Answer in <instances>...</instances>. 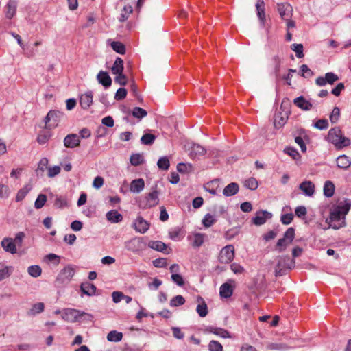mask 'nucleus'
I'll return each mask as SVG.
<instances>
[{
	"instance_id": "1",
	"label": "nucleus",
	"mask_w": 351,
	"mask_h": 351,
	"mask_svg": "<svg viewBox=\"0 0 351 351\" xmlns=\"http://www.w3.org/2000/svg\"><path fill=\"white\" fill-rule=\"evenodd\" d=\"M350 207L351 203L349 200L340 202L330 213V226L335 230L346 226L345 216L349 212Z\"/></svg>"
},
{
	"instance_id": "2",
	"label": "nucleus",
	"mask_w": 351,
	"mask_h": 351,
	"mask_svg": "<svg viewBox=\"0 0 351 351\" xmlns=\"http://www.w3.org/2000/svg\"><path fill=\"white\" fill-rule=\"evenodd\" d=\"M328 139L331 143L338 148L347 147L350 144V140L344 136L343 132L339 128L335 127L329 130Z\"/></svg>"
},
{
	"instance_id": "3",
	"label": "nucleus",
	"mask_w": 351,
	"mask_h": 351,
	"mask_svg": "<svg viewBox=\"0 0 351 351\" xmlns=\"http://www.w3.org/2000/svg\"><path fill=\"white\" fill-rule=\"evenodd\" d=\"M295 261L289 256H279L277 257V264L275 267L276 276H281L295 267Z\"/></svg>"
},
{
	"instance_id": "4",
	"label": "nucleus",
	"mask_w": 351,
	"mask_h": 351,
	"mask_svg": "<svg viewBox=\"0 0 351 351\" xmlns=\"http://www.w3.org/2000/svg\"><path fill=\"white\" fill-rule=\"evenodd\" d=\"M159 191L157 185L152 187V191L138 200V205L142 209H147L157 206L159 203Z\"/></svg>"
},
{
	"instance_id": "5",
	"label": "nucleus",
	"mask_w": 351,
	"mask_h": 351,
	"mask_svg": "<svg viewBox=\"0 0 351 351\" xmlns=\"http://www.w3.org/2000/svg\"><path fill=\"white\" fill-rule=\"evenodd\" d=\"M124 245L127 250L138 253L145 249L146 243L143 237H134L125 241Z\"/></svg>"
},
{
	"instance_id": "6",
	"label": "nucleus",
	"mask_w": 351,
	"mask_h": 351,
	"mask_svg": "<svg viewBox=\"0 0 351 351\" xmlns=\"http://www.w3.org/2000/svg\"><path fill=\"white\" fill-rule=\"evenodd\" d=\"M295 237V230L293 228H289L285 232L282 239H280L276 243V248L278 252L284 251L286 247L292 243Z\"/></svg>"
},
{
	"instance_id": "7",
	"label": "nucleus",
	"mask_w": 351,
	"mask_h": 351,
	"mask_svg": "<svg viewBox=\"0 0 351 351\" xmlns=\"http://www.w3.org/2000/svg\"><path fill=\"white\" fill-rule=\"evenodd\" d=\"M75 273V267L71 265H68L60 271L56 281L60 284H68L71 280Z\"/></svg>"
},
{
	"instance_id": "8",
	"label": "nucleus",
	"mask_w": 351,
	"mask_h": 351,
	"mask_svg": "<svg viewBox=\"0 0 351 351\" xmlns=\"http://www.w3.org/2000/svg\"><path fill=\"white\" fill-rule=\"evenodd\" d=\"M234 257V246L228 245L221 249L219 255V261L221 263L228 264L233 260Z\"/></svg>"
},
{
	"instance_id": "9",
	"label": "nucleus",
	"mask_w": 351,
	"mask_h": 351,
	"mask_svg": "<svg viewBox=\"0 0 351 351\" xmlns=\"http://www.w3.org/2000/svg\"><path fill=\"white\" fill-rule=\"evenodd\" d=\"M63 114L59 111L50 110L45 117L46 128L51 129L56 128Z\"/></svg>"
},
{
	"instance_id": "10",
	"label": "nucleus",
	"mask_w": 351,
	"mask_h": 351,
	"mask_svg": "<svg viewBox=\"0 0 351 351\" xmlns=\"http://www.w3.org/2000/svg\"><path fill=\"white\" fill-rule=\"evenodd\" d=\"M81 311L74 308H64L62 313V318L68 322H76L80 320Z\"/></svg>"
},
{
	"instance_id": "11",
	"label": "nucleus",
	"mask_w": 351,
	"mask_h": 351,
	"mask_svg": "<svg viewBox=\"0 0 351 351\" xmlns=\"http://www.w3.org/2000/svg\"><path fill=\"white\" fill-rule=\"evenodd\" d=\"M272 215L271 213L265 210H260L256 213L255 217L252 219L253 223L256 226L264 224L267 219H271Z\"/></svg>"
},
{
	"instance_id": "12",
	"label": "nucleus",
	"mask_w": 351,
	"mask_h": 351,
	"mask_svg": "<svg viewBox=\"0 0 351 351\" xmlns=\"http://www.w3.org/2000/svg\"><path fill=\"white\" fill-rule=\"evenodd\" d=\"M338 80L339 77L336 74L333 73H326L325 77H318L316 79L315 82L317 85L322 86L326 85L327 83L332 84Z\"/></svg>"
},
{
	"instance_id": "13",
	"label": "nucleus",
	"mask_w": 351,
	"mask_h": 351,
	"mask_svg": "<svg viewBox=\"0 0 351 351\" xmlns=\"http://www.w3.org/2000/svg\"><path fill=\"white\" fill-rule=\"evenodd\" d=\"M278 11L283 20H289L292 16V7L289 3L278 4Z\"/></svg>"
},
{
	"instance_id": "14",
	"label": "nucleus",
	"mask_w": 351,
	"mask_h": 351,
	"mask_svg": "<svg viewBox=\"0 0 351 351\" xmlns=\"http://www.w3.org/2000/svg\"><path fill=\"white\" fill-rule=\"evenodd\" d=\"M134 230L140 233H145L149 228V223L141 216H138L133 223Z\"/></svg>"
},
{
	"instance_id": "15",
	"label": "nucleus",
	"mask_w": 351,
	"mask_h": 351,
	"mask_svg": "<svg viewBox=\"0 0 351 351\" xmlns=\"http://www.w3.org/2000/svg\"><path fill=\"white\" fill-rule=\"evenodd\" d=\"M80 141L75 134H68L64 139V145L67 148H75L80 145Z\"/></svg>"
},
{
	"instance_id": "16",
	"label": "nucleus",
	"mask_w": 351,
	"mask_h": 351,
	"mask_svg": "<svg viewBox=\"0 0 351 351\" xmlns=\"http://www.w3.org/2000/svg\"><path fill=\"white\" fill-rule=\"evenodd\" d=\"M189 151V156L191 158H195L197 157L202 156L206 153V149L202 147V145L196 143H193Z\"/></svg>"
},
{
	"instance_id": "17",
	"label": "nucleus",
	"mask_w": 351,
	"mask_h": 351,
	"mask_svg": "<svg viewBox=\"0 0 351 351\" xmlns=\"http://www.w3.org/2000/svg\"><path fill=\"white\" fill-rule=\"evenodd\" d=\"M148 247L165 254H169L170 249L168 248L167 245L160 241H150L148 244Z\"/></svg>"
},
{
	"instance_id": "18",
	"label": "nucleus",
	"mask_w": 351,
	"mask_h": 351,
	"mask_svg": "<svg viewBox=\"0 0 351 351\" xmlns=\"http://www.w3.org/2000/svg\"><path fill=\"white\" fill-rule=\"evenodd\" d=\"M1 246L7 252H10L11 254L16 253V246L12 238H4L1 241Z\"/></svg>"
},
{
	"instance_id": "19",
	"label": "nucleus",
	"mask_w": 351,
	"mask_h": 351,
	"mask_svg": "<svg viewBox=\"0 0 351 351\" xmlns=\"http://www.w3.org/2000/svg\"><path fill=\"white\" fill-rule=\"evenodd\" d=\"M93 104V93L90 91L82 94L80 98V104L83 109H88Z\"/></svg>"
},
{
	"instance_id": "20",
	"label": "nucleus",
	"mask_w": 351,
	"mask_h": 351,
	"mask_svg": "<svg viewBox=\"0 0 351 351\" xmlns=\"http://www.w3.org/2000/svg\"><path fill=\"white\" fill-rule=\"evenodd\" d=\"M204 332L206 333H213L217 336H219L223 338H228L230 337L229 332L225 329L214 327V326H207L204 329Z\"/></svg>"
},
{
	"instance_id": "21",
	"label": "nucleus",
	"mask_w": 351,
	"mask_h": 351,
	"mask_svg": "<svg viewBox=\"0 0 351 351\" xmlns=\"http://www.w3.org/2000/svg\"><path fill=\"white\" fill-rule=\"evenodd\" d=\"M299 189L307 196H312L315 193V185L311 181H304Z\"/></svg>"
},
{
	"instance_id": "22",
	"label": "nucleus",
	"mask_w": 351,
	"mask_h": 351,
	"mask_svg": "<svg viewBox=\"0 0 351 351\" xmlns=\"http://www.w3.org/2000/svg\"><path fill=\"white\" fill-rule=\"evenodd\" d=\"M145 187V182L143 178L132 180L130 183V190L134 193H139Z\"/></svg>"
},
{
	"instance_id": "23",
	"label": "nucleus",
	"mask_w": 351,
	"mask_h": 351,
	"mask_svg": "<svg viewBox=\"0 0 351 351\" xmlns=\"http://www.w3.org/2000/svg\"><path fill=\"white\" fill-rule=\"evenodd\" d=\"M97 80L105 88H108L112 84V80L107 72L101 71L97 75Z\"/></svg>"
},
{
	"instance_id": "24",
	"label": "nucleus",
	"mask_w": 351,
	"mask_h": 351,
	"mask_svg": "<svg viewBox=\"0 0 351 351\" xmlns=\"http://www.w3.org/2000/svg\"><path fill=\"white\" fill-rule=\"evenodd\" d=\"M81 291L88 296L94 295L96 293V287L88 282H82L80 285Z\"/></svg>"
},
{
	"instance_id": "25",
	"label": "nucleus",
	"mask_w": 351,
	"mask_h": 351,
	"mask_svg": "<svg viewBox=\"0 0 351 351\" xmlns=\"http://www.w3.org/2000/svg\"><path fill=\"white\" fill-rule=\"evenodd\" d=\"M293 103L296 105V106L304 110H309L313 107L312 104L310 101L306 100L302 96L295 98L293 101Z\"/></svg>"
},
{
	"instance_id": "26",
	"label": "nucleus",
	"mask_w": 351,
	"mask_h": 351,
	"mask_svg": "<svg viewBox=\"0 0 351 351\" xmlns=\"http://www.w3.org/2000/svg\"><path fill=\"white\" fill-rule=\"evenodd\" d=\"M336 162L337 167L342 169H347L351 166V160L344 154L338 156Z\"/></svg>"
},
{
	"instance_id": "27",
	"label": "nucleus",
	"mask_w": 351,
	"mask_h": 351,
	"mask_svg": "<svg viewBox=\"0 0 351 351\" xmlns=\"http://www.w3.org/2000/svg\"><path fill=\"white\" fill-rule=\"evenodd\" d=\"M197 302L199 304L196 308V311L201 317H204L208 314L207 305L202 297L197 298Z\"/></svg>"
},
{
	"instance_id": "28",
	"label": "nucleus",
	"mask_w": 351,
	"mask_h": 351,
	"mask_svg": "<svg viewBox=\"0 0 351 351\" xmlns=\"http://www.w3.org/2000/svg\"><path fill=\"white\" fill-rule=\"evenodd\" d=\"M106 219L111 223H119L123 220V216L116 210L108 211L106 215Z\"/></svg>"
},
{
	"instance_id": "29",
	"label": "nucleus",
	"mask_w": 351,
	"mask_h": 351,
	"mask_svg": "<svg viewBox=\"0 0 351 351\" xmlns=\"http://www.w3.org/2000/svg\"><path fill=\"white\" fill-rule=\"evenodd\" d=\"M239 191V185L236 182H231L228 184L223 191V195L226 197L232 196Z\"/></svg>"
},
{
	"instance_id": "30",
	"label": "nucleus",
	"mask_w": 351,
	"mask_h": 351,
	"mask_svg": "<svg viewBox=\"0 0 351 351\" xmlns=\"http://www.w3.org/2000/svg\"><path fill=\"white\" fill-rule=\"evenodd\" d=\"M219 293H220V295L222 298H228L232 295V293H233L232 287L228 282L223 283L220 287Z\"/></svg>"
},
{
	"instance_id": "31",
	"label": "nucleus",
	"mask_w": 351,
	"mask_h": 351,
	"mask_svg": "<svg viewBox=\"0 0 351 351\" xmlns=\"http://www.w3.org/2000/svg\"><path fill=\"white\" fill-rule=\"evenodd\" d=\"M256 8L257 16L261 21L262 23H264L265 14V3L263 0H257L256 3Z\"/></svg>"
},
{
	"instance_id": "32",
	"label": "nucleus",
	"mask_w": 351,
	"mask_h": 351,
	"mask_svg": "<svg viewBox=\"0 0 351 351\" xmlns=\"http://www.w3.org/2000/svg\"><path fill=\"white\" fill-rule=\"evenodd\" d=\"M5 16L8 19H12L16 14V5L14 1H9L5 7Z\"/></svg>"
},
{
	"instance_id": "33",
	"label": "nucleus",
	"mask_w": 351,
	"mask_h": 351,
	"mask_svg": "<svg viewBox=\"0 0 351 351\" xmlns=\"http://www.w3.org/2000/svg\"><path fill=\"white\" fill-rule=\"evenodd\" d=\"M323 190L324 195L327 197H330L334 195L335 184L330 180L326 181Z\"/></svg>"
},
{
	"instance_id": "34",
	"label": "nucleus",
	"mask_w": 351,
	"mask_h": 351,
	"mask_svg": "<svg viewBox=\"0 0 351 351\" xmlns=\"http://www.w3.org/2000/svg\"><path fill=\"white\" fill-rule=\"evenodd\" d=\"M44 303L38 302L32 306V308L28 311L27 314L29 315H35L36 314L42 313L44 311Z\"/></svg>"
},
{
	"instance_id": "35",
	"label": "nucleus",
	"mask_w": 351,
	"mask_h": 351,
	"mask_svg": "<svg viewBox=\"0 0 351 351\" xmlns=\"http://www.w3.org/2000/svg\"><path fill=\"white\" fill-rule=\"evenodd\" d=\"M31 186L29 185H25L22 189H21L16 196V202H21L22 201L25 196L27 195V193L30 191Z\"/></svg>"
},
{
	"instance_id": "36",
	"label": "nucleus",
	"mask_w": 351,
	"mask_h": 351,
	"mask_svg": "<svg viewBox=\"0 0 351 351\" xmlns=\"http://www.w3.org/2000/svg\"><path fill=\"white\" fill-rule=\"evenodd\" d=\"M132 12H133V8H132V5H125L121 11L119 21L121 22L126 21L128 19L130 14L132 13Z\"/></svg>"
},
{
	"instance_id": "37",
	"label": "nucleus",
	"mask_w": 351,
	"mask_h": 351,
	"mask_svg": "<svg viewBox=\"0 0 351 351\" xmlns=\"http://www.w3.org/2000/svg\"><path fill=\"white\" fill-rule=\"evenodd\" d=\"M156 136L152 134H145L141 138V142L145 145H151L154 143Z\"/></svg>"
},
{
	"instance_id": "38",
	"label": "nucleus",
	"mask_w": 351,
	"mask_h": 351,
	"mask_svg": "<svg viewBox=\"0 0 351 351\" xmlns=\"http://www.w3.org/2000/svg\"><path fill=\"white\" fill-rule=\"evenodd\" d=\"M123 338V334L116 330L110 331L107 335V339L109 341L119 342Z\"/></svg>"
},
{
	"instance_id": "39",
	"label": "nucleus",
	"mask_w": 351,
	"mask_h": 351,
	"mask_svg": "<svg viewBox=\"0 0 351 351\" xmlns=\"http://www.w3.org/2000/svg\"><path fill=\"white\" fill-rule=\"evenodd\" d=\"M177 170L182 173H188L193 171V166L191 164L180 162L177 165Z\"/></svg>"
},
{
	"instance_id": "40",
	"label": "nucleus",
	"mask_w": 351,
	"mask_h": 351,
	"mask_svg": "<svg viewBox=\"0 0 351 351\" xmlns=\"http://www.w3.org/2000/svg\"><path fill=\"white\" fill-rule=\"evenodd\" d=\"M27 271L31 276L36 278L41 275L42 269L38 265H32L28 267Z\"/></svg>"
},
{
	"instance_id": "41",
	"label": "nucleus",
	"mask_w": 351,
	"mask_h": 351,
	"mask_svg": "<svg viewBox=\"0 0 351 351\" xmlns=\"http://www.w3.org/2000/svg\"><path fill=\"white\" fill-rule=\"evenodd\" d=\"M184 303H185V299L184 298V297L180 295H178L175 297H173L170 300L169 304L171 306L177 307V306L183 305Z\"/></svg>"
},
{
	"instance_id": "42",
	"label": "nucleus",
	"mask_w": 351,
	"mask_h": 351,
	"mask_svg": "<svg viewBox=\"0 0 351 351\" xmlns=\"http://www.w3.org/2000/svg\"><path fill=\"white\" fill-rule=\"evenodd\" d=\"M215 222L216 219L214 216L209 213L206 214L202 220V223L206 228L212 226Z\"/></svg>"
},
{
	"instance_id": "43",
	"label": "nucleus",
	"mask_w": 351,
	"mask_h": 351,
	"mask_svg": "<svg viewBox=\"0 0 351 351\" xmlns=\"http://www.w3.org/2000/svg\"><path fill=\"white\" fill-rule=\"evenodd\" d=\"M209 351H223V346L217 341L212 340L208 346Z\"/></svg>"
},
{
	"instance_id": "44",
	"label": "nucleus",
	"mask_w": 351,
	"mask_h": 351,
	"mask_svg": "<svg viewBox=\"0 0 351 351\" xmlns=\"http://www.w3.org/2000/svg\"><path fill=\"white\" fill-rule=\"evenodd\" d=\"M132 114L136 118L142 119L147 116V112L145 110L143 109L142 108L135 107L134 108Z\"/></svg>"
},
{
	"instance_id": "45",
	"label": "nucleus",
	"mask_w": 351,
	"mask_h": 351,
	"mask_svg": "<svg viewBox=\"0 0 351 351\" xmlns=\"http://www.w3.org/2000/svg\"><path fill=\"white\" fill-rule=\"evenodd\" d=\"M47 202V196L44 194H40L37 197V199L35 201L34 206L37 209H40Z\"/></svg>"
},
{
	"instance_id": "46",
	"label": "nucleus",
	"mask_w": 351,
	"mask_h": 351,
	"mask_svg": "<svg viewBox=\"0 0 351 351\" xmlns=\"http://www.w3.org/2000/svg\"><path fill=\"white\" fill-rule=\"evenodd\" d=\"M157 165L162 170H167L170 165L169 160L167 157H162L158 160Z\"/></svg>"
},
{
	"instance_id": "47",
	"label": "nucleus",
	"mask_w": 351,
	"mask_h": 351,
	"mask_svg": "<svg viewBox=\"0 0 351 351\" xmlns=\"http://www.w3.org/2000/svg\"><path fill=\"white\" fill-rule=\"evenodd\" d=\"M111 47L114 51L119 53H124L125 51V46L123 43L118 41H114L111 43Z\"/></svg>"
},
{
	"instance_id": "48",
	"label": "nucleus",
	"mask_w": 351,
	"mask_h": 351,
	"mask_svg": "<svg viewBox=\"0 0 351 351\" xmlns=\"http://www.w3.org/2000/svg\"><path fill=\"white\" fill-rule=\"evenodd\" d=\"M245 186L250 190H255L258 187V182L254 178H250L245 180Z\"/></svg>"
},
{
	"instance_id": "49",
	"label": "nucleus",
	"mask_w": 351,
	"mask_h": 351,
	"mask_svg": "<svg viewBox=\"0 0 351 351\" xmlns=\"http://www.w3.org/2000/svg\"><path fill=\"white\" fill-rule=\"evenodd\" d=\"M130 160L133 166H138L143 163V159L139 154H135L130 156Z\"/></svg>"
},
{
	"instance_id": "50",
	"label": "nucleus",
	"mask_w": 351,
	"mask_h": 351,
	"mask_svg": "<svg viewBox=\"0 0 351 351\" xmlns=\"http://www.w3.org/2000/svg\"><path fill=\"white\" fill-rule=\"evenodd\" d=\"M12 271V268L11 267H5L3 268H0V281L4 280L6 278H8Z\"/></svg>"
},
{
	"instance_id": "51",
	"label": "nucleus",
	"mask_w": 351,
	"mask_h": 351,
	"mask_svg": "<svg viewBox=\"0 0 351 351\" xmlns=\"http://www.w3.org/2000/svg\"><path fill=\"white\" fill-rule=\"evenodd\" d=\"M49 138L50 134L49 132H42L38 135L37 141L39 144L43 145L49 141Z\"/></svg>"
},
{
	"instance_id": "52",
	"label": "nucleus",
	"mask_w": 351,
	"mask_h": 351,
	"mask_svg": "<svg viewBox=\"0 0 351 351\" xmlns=\"http://www.w3.org/2000/svg\"><path fill=\"white\" fill-rule=\"evenodd\" d=\"M10 191L7 185L1 184H0V197L5 199L8 198L10 195Z\"/></svg>"
},
{
	"instance_id": "53",
	"label": "nucleus",
	"mask_w": 351,
	"mask_h": 351,
	"mask_svg": "<svg viewBox=\"0 0 351 351\" xmlns=\"http://www.w3.org/2000/svg\"><path fill=\"white\" fill-rule=\"evenodd\" d=\"M284 152L294 160H296L297 158H300V154L293 147H287L285 149Z\"/></svg>"
},
{
	"instance_id": "54",
	"label": "nucleus",
	"mask_w": 351,
	"mask_h": 351,
	"mask_svg": "<svg viewBox=\"0 0 351 351\" xmlns=\"http://www.w3.org/2000/svg\"><path fill=\"white\" fill-rule=\"evenodd\" d=\"M340 116V110L338 107H335L330 116V120L332 123H336Z\"/></svg>"
},
{
	"instance_id": "55",
	"label": "nucleus",
	"mask_w": 351,
	"mask_h": 351,
	"mask_svg": "<svg viewBox=\"0 0 351 351\" xmlns=\"http://www.w3.org/2000/svg\"><path fill=\"white\" fill-rule=\"evenodd\" d=\"M127 95V90L124 88H119L114 96V99L117 101L123 99Z\"/></svg>"
},
{
	"instance_id": "56",
	"label": "nucleus",
	"mask_w": 351,
	"mask_h": 351,
	"mask_svg": "<svg viewBox=\"0 0 351 351\" xmlns=\"http://www.w3.org/2000/svg\"><path fill=\"white\" fill-rule=\"evenodd\" d=\"M171 280L174 283H176L180 287L183 286L184 284V281L182 276L178 274H172Z\"/></svg>"
},
{
	"instance_id": "57",
	"label": "nucleus",
	"mask_w": 351,
	"mask_h": 351,
	"mask_svg": "<svg viewBox=\"0 0 351 351\" xmlns=\"http://www.w3.org/2000/svg\"><path fill=\"white\" fill-rule=\"evenodd\" d=\"M295 213L298 217H304L307 213V210L305 206H300L296 207L295 210Z\"/></svg>"
},
{
	"instance_id": "58",
	"label": "nucleus",
	"mask_w": 351,
	"mask_h": 351,
	"mask_svg": "<svg viewBox=\"0 0 351 351\" xmlns=\"http://www.w3.org/2000/svg\"><path fill=\"white\" fill-rule=\"evenodd\" d=\"M60 170H61V169L59 166H54L52 167H49L47 175L49 178H53L60 173Z\"/></svg>"
},
{
	"instance_id": "59",
	"label": "nucleus",
	"mask_w": 351,
	"mask_h": 351,
	"mask_svg": "<svg viewBox=\"0 0 351 351\" xmlns=\"http://www.w3.org/2000/svg\"><path fill=\"white\" fill-rule=\"evenodd\" d=\"M292 49L295 52L298 58H302L303 54V46L301 44H293Z\"/></svg>"
},
{
	"instance_id": "60",
	"label": "nucleus",
	"mask_w": 351,
	"mask_h": 351,
	"mask_svg": "<svg viewBox=\"0 0 351 351\" xmlns=\"http://www.w3.org/2000/svg\"><path fill=\"white\" fill-rule=\"evenodd\" d=\"M293 219L292 213L285 214L281 216V222L285 225H289L291 223Z\"/></svg>"
},
{
	"instance_id": "61",
	"label": "nucleus",
	"mask_w": 351,
	"mask_h": 351,
	"mask_svg": "<svg viewBox=\"0 0 351 351\" xmlns=\"http://www.w3.org/2000/svg\"><path fill=\"white\" fill-rule=\"evenodd\" d=\"M173 335L178 339H182L184 337V334L182 332L181 329L178 327H172L171 328Z\"/></svg>"
},
{
	"instance_id": "62",
	"label": "nucleus",
	"mask_w": 351,
	"mask_h": 351,
	"mask_svg": "<svg viewBox=\"0 0 351 351\" xmlns=\"http://www.w3.org/2000/svg\"><path fill=\"white\" fill-rule=\"evenodd\" d=\"M153 265L156 267H166L167 263L165 258H157L153 261Z\"/></svg>"
},
{
	"instance_id": "63",
	"label": "nucleus",
	"mask_w": 351,
	"mask_h": 351,
	"mask_svg": "<svg viewBox=\"0 0 351 351\" xmlns=\"http://www.w3.org/2000/svg\"><path fill=\"white\" fill-rule=\"evenodd\" d=\"M230 269L236 274H242L244 271V268L236 263L230 265Z\"/></svg>"
},
{
	"instance_id": "64",
	"label": "nucleus",
	"mask_w": 351,
	"mask_h": 351,
	"mask_svg": "<svg viewBox=\"0 0 351 351\" xmlns=\"http://www.w3.org/2000/svg\"><path fill=\"white\" fill-rule=\"evenodd\" d=\"M315 126L317 129L324 130L328 127V123L326 119H319L315 123Z\"/></svg>"
}]
</instances>
